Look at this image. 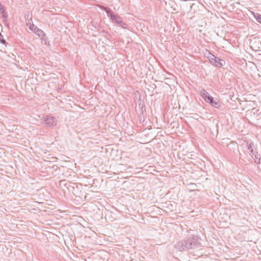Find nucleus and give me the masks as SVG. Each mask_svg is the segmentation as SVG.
<instances>
[{
    "mask_svg": "<svg viewBox=\"0 0 261 261\" xmlns=\"http://www.w3.org/2000/svg\"><path fill=\"white\" fill-rule=\"evenodd\" d=\"M196 237L191 236L186 239L179 241L176 245V248L180 251H187L197 247Z\"/></svg>",
    "mask_w": 261,
    "mask_h": 261,
    "instance_id": "1",
    "label": "nucleus"
},
{
    "mask_svg": "<svg viewBox=\"0 0 261 261\" xmlns=\"http://www.w3.org/2000/svg\"><path fill=\"white\" fill-rule=\"evenodd\" d=\"M41 120L44 122L47 127H54L57 124L56 118L51 116H46L45 117H42Z\"/></svg>",
    "mask_w": 261,
    "mask_h": 261,
    "instance_id": "2",
    "label": "nucleus"
},
{
    "mask_svg": "<svg viewBox=\"0 0 261 261\" xmlns=\"http://www.w3.org/2000/svg\"><path fill=\"white\" fill-rule=\"evenodd\" d=\"M31 21H32L31 19L30 21H28V22L27 23V25L28 27H29V29L39 37L41 38L45 36V34L43 31L38 28Z\"/></svg>",
    "mask_w": 261,
    "mask_h": 261,
    "instance_id": "3",
    "label": "nucleus"
},
{
    "mask_svg": "<svg viewBox=\"0 0 261 261\" xmlns=\"http://www.w3.org/2000/svg\"><path fill=\"white\" fill-rule=\"evenodd\" d=\"M208 59L211 64L217 67H221L225 63V61L224 60L220 59L219 58L216 57L213 55H211L208 57Z\"/></svg>",
    "mask_w": 261,
    "mask_h": 261,
    "instance_id": "4",
    "label": "nucleus"
},
{
    "mask_svg": "<svg viewBox=\"0 0 261 261\" xmlns=\"http://www.w3.org/2000/svg\"><path fill=\"white\" fill-rule=\"evenodd\" d=\"M111 20L113 22L117 23L120 27L123 29H126L127 24L123 22L122 18L119 16L115 15Z\"/></svg>",
    "mask_w": 261,
    "mask_h": 261,
    "instance_id": "5",
    "label": "nucleus"
},
{
    "mask_svg": "<svg viewBox=\"0 0 261 261\" xmlns=\"http://www.w3.org/2000/svg\"><path fill=\"white\" fill-rule=\"evenodd\" d=\"M246 149L248 153L252 158H253L254 154H255L256 150L254 149V144L252 142L248 141L246 143Z\"/></svg>",
    "mask_w": 261,
    "mask_h": 261,
    "instance_id": "6",
    "label": "nucleus"
},
{
    "mask_svg": "<svg viewBox=\"0 0 261 261\" xmlns=\"http://www.w3.org/2000/svg\"><path fill=\"white\" fill-rule=\"evenodd\" d=\"M200 95L202 96V97L207 102L208 100V98L209 97H212V96H211L208 93V92L207 91H206V90H205L204 89H202L200 91Z\"/></svg>",
    "mask_w": 261,
    "mask_h": 261,
    "instance_id": "7",
    "label": "nucleus"
},
{
    "mask_svg": "<svg viewBox=\"0 0 261 261\" xmlns=\"http://www.w3.org/2000/svg\"><path fill=\"white\" fill-rule=\"evenodd\" d=\"M208 100L207 102H209L213 107L219 108L220 106V103L217 100H214L212 97H209Z\"/></svg>",
    "mask_w": 261,
    "mask_h": 261,
    "instance_id": "8",
    "label": "nucleus"
},
{
    "mask_svg": "<svg viewBox=\"0 0 261 261\" xmlns=\"http://www.w3.org/2000/svg\"><path fill=\"white\" fill-rule=\"evenodd\" d=\"M255 163L256 164H259L260 162V156L258 153L256 151L255 154H254L253 158H252Z\"/></svg>",
    "mask_w": 261,
    "mask_h": 261,
    "instance_id": "9",
    "label": "nucleus"
},
{
    "mask_svg": "<svg viewBox=\"0 0 261 261\" xmlns=\"http://www.w3.org/2000/svg\"><path fill=\"white\" fill-rule=\"evenodd\" d=\"M106 12L108 16L110 17L111 19L115 15V14L113 13V11L110 9H108L107 11H106Z\"/></svg>",
    "mask_w": 261,
    "mask_h": 261,
    "instance_id": "10",
    "label": "nucleus"
},
{
    "mask_svg": "<svg viewBox=\"0 0 261 261\" xmlns=\"http://www.w3.org/2000/svg\"><path fill=\"white\" fill-rule=\"evenodd\" d=\"M0 42L3 44H6V41L4 39L3 36L0 33Z\"/></svg>",
    "mask_w": 261,
    "mask_h": 261,
    "instance_id": "11",
    "label": "nucleus"
},
{
    "mask_svg": "<svg viewBox=\"0 0 261 261\" xmlns=\"http://www.w3.org/2000/svg\"><path fill=\"white\" fill-rule=\"evenodd\" d=\"M255 18L257 21L261 23V15L257 14V15L255 16Z\"/></svg>",
    "mask_w": 261,
    "mask_h": 261,
    "instance_id": "12",
    "label": "nucleus"
},
{
    "mask_svg": "<svg viewBox=\"0 0 261 261\" xmlns=\"http://www.w3.org/2000/svg\"><path fill=\"white\" fill-rule=\"evenodd\" d=\"M99 7L101 9L105 10V11H107V10L108 9L107 8H106L103 6H100Z\"/></svg>",
    "mask_w": 261,
    "mask_h": 261,
    "instance_id": "13",
    "label": "nucleus"
},
{
    "mask_svg": "<svg viewBox=\"0 0 261 261\" xmlns=\"http://www.w3.org/2000/svg\"><path fill=\"white\" fill-rule=\"evenodd\" d=\"M0 10L2 11V13H3L4 11V10L2 8L0 9Z\"/></svg>",
    "mask_w": 261,
    "mask_h": 261,
    "instance_id": "14",
    "label": "nucleus"
},
{
    "mask_svg": "<svg viewBox=\"0 0 261 261\" xmlns=\"http://www.w3.org/2000/svg\"><path fill=\"white\" fill-rule=\"evenodd\" d=\"M0 7H2V5H1V3H0Z\"/></svg>",
    "mask_w": 261,
    "mask_h": 261,
    "instance_id": "15",
    "label": "nucleus"
}]
</instances>
